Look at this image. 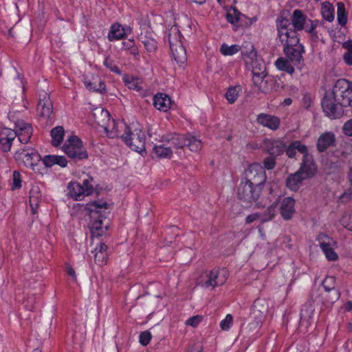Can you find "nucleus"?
<instances>
[{"instance_id": "obj_1", "label": "nucleus", "mask_w": 352, "mask_h": 352, "mask_svg": "<svg viewBox=\"0 0 352 352\" xmlns=\"http://www.w3.org/2000/svg\"><path fill=\"white\" fill-rule=\"evenodd\" d=\"M107 208V202L102 200L87 204L86 209L89 211L90 217L89 228L94 236H102L109 226V221L102 213Z\"/></svg>"}, {"instance_id": "obj_2", "label": "nucleus", "mask_w": 352, "mask_h": 352, "mask_svg": "<svg viewBox=\"0 0 352 352\" xmlns=\"http://www.w3.org/2000/svg\"><path fill=\"white\" fill-rule=\"evenodd\" d=\"M262 188L255 186L245 180H242L238 188V197L240 199L247 202H255L256 206L260 208L265 207L270 201L271 197L264 199L259 200Z\"/></svg>"}, {"instance_id": "obj_3", "label": "nucleus", "mask_w": 352, "mask_h": 352, "mask_svg": "<svg viewBox=\"0 0 352 352\" xmlns=\"http://www.w3.org/2000/svg\"><path fill=\"white\" fill-rule=\"evenodd\" d=\"M122 139L133 151L140 153L145 150V134L138 124H129L126 133L122 135Z\"/></svg>"}, {"instance_id": "obj_4", "label": "nucleus", "mask_w": 352, "mask_h": 352, "mask_svg": "<svg viewBox=\"0 0 352 352\" xmlns=\"http://www.w3.org/2000/svg\"><path fill=\"white\" fill-rule=\"evenodd\" d=\"M278 36L283 45H296L299 43L297 31L292 28L289 19L279 16L276 21Z\"/></svg>"}, {"instance_id": "obj_5", "label": "nucleus", "mask_w": 352, "mask_h": 352, "mask_svg": "<svg viewBox=\"0 0 352 352\" xmlns=\"http://www.w3.org/2000/svg\"><path fill=\"white\" fill-rule=\"evenodd\" d=\"M94 179L89 175L83 179L82 182H70L67 185V195L76 201H81L85 196L94 192Z\"/></svg>"}, {"instance_id": "obj_6", "label": "nucleus", "mask_w": 352, "mask_h": 352, "mask_svg": "<svg viewBox=\"0 0 352 352\" xmlns=\"http://www.w3.org/2000/svg\"><path fill=\"white\" fill-rule=\"evenodd\" d=\"M65 153L71 159L82 160L88 157V153L82 142L77 136H71L62 147Z\"/></svg>"}, {"instance_id": "obj_7", "label": "nucleus", "mask_w": 352, "mask_h": 352, "mask_svg": "<svg viewBox=\"0 0 352 352\" xmlns=\"http://www.w3.org/2000/svg\"><path fill=\"white\" fill-rule=\"evenodd\" d=\"M228 277V272L226 269L214 268L204 272L201 284L205 287L214 289L217 286L223 285Z\"/></svg>"}, {"instance_id": "obj_8", "label": "nucleus", "mask_w": 352, "mask_h": 352, "mask_svg": "<svg viewBox=\"0 0 352 352\" xmlns=\"http://www.w3.org/2000/svg\"><path fill=\"white\" fill-rule=\"evenodd\" d=\"M14 158L19 164H23L32 170H38L37 166L41 161V157L35 149L28 148L19 150L15 153Z\"/></svg>"}, {"instance_id": "obj_9", "label": "nucleus", "mask_w": 352, "mask_h": 352, "mask_svg": "<svg viewBox=\"0 0 352 352\" xmlns=\"http://www.w3.org/2000/svg\"><path fill=\"white\" fill-rule=\"evenodd\" d=\"M321 104L323 111L331 119L339 118L343 113L342 107L344 105L333 92L331 95L324 97Z\"/></svg>"}, {"instance_id": "obj_10", "label": "nucleus", "mask_w": 352, "mask_h": 352, "mask_svg": "<svg viewBox=\"0 0 352 352\" xmlns=\"http://www.w3.org/2000/svg\"><path fill=\"white\" fill-rule=\"evenodd\" d=\"M170 49L175 60L178 64H183L187 60L186 50L180 40V34L176 31L168 36Z\"/></svg>"}, {"instance_id": "obj_11", "label": "nucleus", "mask_w": 352, "mask_h": 352, "mask_svg": "<svg viewBox=\"0 0 352 352\" xmlns=\"http://www.w3.org/2000/svg\"><path fill=\"white\" fill-rule=\"evenodd\" d=\"M245 181L263 188V185L266 180V174L264 168L259 164H251L245 170Z\"/></svg>"}, {"instance_id": "obj_12", "label": "nucleus", "mask_w": 352, "mask_h": 352, "mask_svg": "<svg viewBox=\"0 0 352 352\" xmlns=\"http://www.w3.org/2000/svg\"><path fill=\"white\" fill-rule=\"evenodd\" d=\"M344 106L352 107V83L345 80H338L333 89Z\"/></svg>"}, {"instance_id": "obj_13", "label": "nucleus", "mask_w": 352, "mask_h": 352, "mask_svg": "<svg viewBox=\"0 0 352 352\" xmlns=\"http://www.w3.org/2000/svg\"><path fill=\"white\" fill-rule=\"evenodd\" d=\"M37 112L41 118L48 120L53 113V104L50 95L45 91L38 94Z\"/></svg>"}, {"instance_id": "obj_14", "label": "nucleus", "mask_w": 352, "mask_h": 352, "mask_svg": "<svg viewBox=\"0 0 352 352\" xmlns=\"http://www.w3.org/2000/svg\"><path fill=\"white\" fill-rule=\"evenodd\" d=\"M320 248L329 261H336L338 258L337 253L333 246L336 244L333 239L324 233H320L316 238Z\"/></svg>"}, {"instance_id": "obj_15", "label": "nucleus", "mask_w": 352, "mask_h": 352, "mask_svg": "<svg viewBox=\"0 0 352 352\" xmlns=\"http://www.w3.org/2000/svg\"><path fill=\"white\" fill-rule=\"evenodd\" d=\"M283 50L287 58L294 65H300L303 62L302 54L305 50L302 45H284Z\"/></svg>"}, {"instance_id": "obj_16", "label": "nucleus", "mask_w": 352, "mask_h": 352, "mask_svg": "<svg viewBox=\"0 0 352 352\" xmlns=\"http://www.w3.org/2000/svg\"><path fill=\"white\" fill-rule=\"evenodd\" d=\"M278 204L279 203V211L282 218L284 220H290L294 214L295 213V204L294 199L290 197H284L282 199H277Z\"/></svg>"}, {"instance_id": "obj_17", "label": "nucleus", "mask_w": 352, "mask_h": 352, "mask_svg": "<svg viewBox=\"0 0 352 352\" xmlns=\"http://www.w3.org/2000/svg\"><path fill=\"white\" fill-rule=\"evenodd\" d=\"M252 72L254 84L258 87L261 92L267 93L270 91V88L267 86L263 85V83H267L268 82L265 67L263 65H260L259 71H256V68L253 67Z\"/></svg>"}, {"instance_id": "obj_18", "label": "nucleus", "mask_w": 352, "mask_h": 352, "mask_svg": "<svg viewBox=\"0 0 352 352\" xmlns=\"http://www.w3.org/2000/svg\"><path fill=\"white\" fill-rule=\"evenodd\" d=\"M16 137V133L13 129L9 128L1 129L0 130V150L3 152H8Z\"/></svg>"}, {"instance_id": "obj_19", "label": "nucleus", "mask_w": 352, "mask_h": 352, "mask_svg": "<svg viewBox=\"0 0 352 352\" xmlns=\"http://www.w3.org/2000/svg\"><path fill=\"white\" fill-rule=\"evenodd\" d=\"M264 149L271 155L277 157L285 150V144L279 140L267 139L263 142Z\"/></svg>"}, {"instance_id": "obj_20", "label": "nucleus", "mask_w": 352, "mask_h": 352, "mask_svg": "<svg viewBox=\"0 0 352 352\" xmlns=\"http://www.w3.org/2000/svg\"><path fill=\"white\" fill-rule=\"evenodd\" d=\"M186 135L181 134H169L162 137V142L166 146L172 147L173 152L185 147Z\"/></svg>"}, {"instance_id": "obj_21", "label": "nucleus", "mask_w": 352, "mask_h": 352, "mask_svg": "<svg viewBox=\"0 0 352 352\" xmlns=\"http://www.w3.org/2000/svg\"><path fill=\"white\" fill-rule=\"evenodd\" d=\"M317 170V166L314 162L311 155H304L302 164L298 169V172L304 176L305 179L313 177Z\"/></svg>"}, {"instance_id": "obj_22", "label": "nucleus", "mask_w": 352, "mask_h": 352, "mask_svg": "<svg viewBox=\"0 0 352 352\" xmlns=\"http://www.w3.org/2000/svg\"><path fill=\"white\" fill-rule=\"evenodd\" d=\"M129 128V125H126V123L122 121L116 122L112 120L110 122V128L104 131L109 138H114L120 137L122 138V135L126 133V131H128Z\"/></svg>"}, {"instance_id": "obj_23", "label": "nucleus", "mask_w": 352, "mask_h": 352, "mask_svg": "<svg viewBox=\"0 0 352 352\" xmlns=\"http://www.w3.org/2000/svg\"><path fill=\"white\" fill-rule=\"evenodd\" d=\"M336 137L331 132H325L322 133L318 139L316 147L317 150L320 152H324L331 146H335Z\"/></svg>"}, {"instance_id": "obj_24", "label": "nucleus", "mask_w": 352, "mask_h": 352, "mask_svg": "<svg viewBox=\"0 0 352 352\" xmlns=\"http://www.w3.org/2000/svg\"><path fill=\"white\" fill-rule=\"evenodd\" d=\"M257 122L261 125L272 130H276L280 124L279 118L267 113H260L257 116Z\"/></svg>"}, {"instance_id": "obj_25", "label": "nucleus", "mask_w": 352, "mask_h": 352, "mask_svg": "<svg viewBox=\"0 0 352 352\" xmlns=\"http://www.w3.org/2000/svg\"><path fill=\"white\" fill-rule=\"evenodd\" d=\"M322 285L327 292L331 293L329 296L331 302L333 303L339 299L340 294L339 290L336 289V279L333 276H327L323 280Z\"/></svg>"}, {"instance_id": "obj_26", "label": "nucleus", "mask_w": 352, "mask_h": 352, "mask_svg": "<svg viewBox=\"0 0 352 352\" xmlns=\"http://www.w3.org/2000/svg\"><path fill=\"white\" fill-rule=\"evenodd\" d=\"M94 121L104 129L107 130L110 128V122L112 120L110 118L109 112L103 109H96L94 112Z\"/></svg>"}, {"instance_id": "obj_27", "label": "nucleus", "mask_w": 352, "mask_h": 352, "mask_svg": "<svg viewBox=\"0 0 352 352\" xmlns=\"http://www.w3.org/2000/svg\"><path fill=\"white\" fill-rule=\"evenodd\" d=\"M107 250V245L100 242L96 245L94 250L92 251V253L94 254L95 263L97 265L102 266L107 264L108 258Z\"/></svg>"}, {"instance_id": "obj_28", "label": "nucleus", "mask_w": 352, "mask_h": 352, "mask_svg": "<svg viewBox=\"0 0 352 352\" xmlns=\"http://www.w3.org/2000/svg\"><path fill=\"white\" fill-rule=\"evenodd\" d=\"M171 100L170 97L164 94L159 93L153 98V105L155 107L162 111H167L171 106Z\"/></svg>"}, {"instance_id": "obj_29", "label": "nucleus", "mask_w": 352, "mask_h": 352, "mask_svg": "<svg viewBox=\"0 0 352 352\" xmlns=\"http://www.w3.org/2000/svg\"><path fill=\"white\" fill-rule=\"evenodd\" d=\"M307 20V16L301 10H295L292 13L290 21L293 28L296 31H300L304 29Z\"/></svg>"}, {"instance_id": "obj_30", "label": "nucleus", "mask_w": 352, "mask_h": 352, "mask_svg": "<svg viewBox=\"0 0 352 352\" xmlns=\"http://www.w3.org/2000/svg\"><path fill=\"white\" fill-rule=\"evenodd\" d=\"M41 160L43 164L47 168H50L55 164L59 165L62 168H65L67 165V160L64 156L47 155Z\"/></svg>"}, {"instance_id": "obj_31", "label": "nucleus", "mask_w": 352, "mask_h": 352, "mask_svg": "<svg viewBox=\"0 0 352 352\" xmlns=\"http://www.w3.org/2000/svg\"><path fill=\"white\" fill-rule=\"evenodd\" d=\"M152 155L153 157L170 159L173 155L172 147L166 146L164 142L162 145H155L153 148Z\"/></svg>"}, {"instance_id": "obj_32", "label": "nucleus", "mask_w": 352, "mask_h": 352, "mask_svg": "<svg viewBox=\"0 0 352 352\" xmlns=\"http://www.w3.org/2000/svg\"><path fill=\"white\" fill-rule=\"evenodd\" d=\"M41 199L40 188L38 186H34L30 191V205L33 214H36V209L39 206Z\"/></svg>"}, {"instance_id": "obj_33", "label": "nucleus", "mask_w": 352, "mask_h": 352, "mask_svg": "<svg viewBox=\"0 0 352 352\" xmlns=\"http://www.w3.org/2000/svg\"><path fill=\"white\" fill-rule=\"evenodd\" d=\"M305 179L300 172L296 171L294 174L291 175L287 179V186L292 190L296 191L301 186L302 182Z\"/></svg>"}, {"instance_id": "obj_34", "label": "nucleus", "mask_w": 352, "mask_h": 352, "mask_svg": "<svg viewBox=\"0 0 352 352\" xmlns=\"http://www.w3.org/2000/svg\"><path fill=\"white\" fill-rule=\"evenodd\" d=\"M314 301H307L301 309L300 319L309 322L314 316Z\"/></svg>"}, {"instance_id": "obj_35", "label": "nucleus", "mask_w": 352, "mask_h": 352, "mask_svg": "<svg viewBox=\"0 0 352 352\" xmlns=\"http://www.w3.org/2000/svg\"><path fill=\"white\" fill-rule=\"evenodd\" d=\"M319 25L320 21L318 20L308 19L304 27L305 32L310 34L311 39L314 41L319 38L318 32L316 31V28Z\"/></svg>"}, {"instance_id": "obj_36", "label": "nucleus", "mask_w": 352, "mask_h": 352, "mask_svg": "<svg viewBox=\"0 0 352 352\" xmlns=\"http://www.w3.org/2000/svg\"><path fill=\"white\" fill-rule=\"evenodd\" d=\"M125 34L124 29L120 24H113L108 34V38L110 41L121 39Z\"/></svg>"}, {"instance_id": "obj_37", "label": "nucleus", "mask_w": 352, "mask_h": 352, "mask_svg": "<svg viewBox=\"0 0 352 352\" xmlns=\"http://www.w3.org/2000/svg\"><path fill=\"white\" fill-rule=\"evenodd\" d=\"M65 131L63 126H58L51 131L52 144L54 146H58L63 141Z\"/></svg>"}, {"instance_id": "obj_38", "label": "nucleus", "mask_w": 352, "mask_h": 352, "mask_svg": "<svg viewBox=\"0 0 352 352\" xmlns=\"http://www.w3.org/2000/svg\"><path fill=\"white\" fill-rule=\"evenodd\" d=\"M275 65L278 69L288 74H292L294 72V68L288 58L285 59L283 57L278 58L275 62Z\"/></svg>"}, {"instance_id": "obj_39", "label": "nucleus", "mask_w": 352, "mask_h": 352, "mask_svg": "<svg viewBox=\"0 0 352 352\" xmlns=\"http://www.w3.org/2000/svg\"><path fill=\"white\" fill-rule=\"evenodd\" d=\"M277 206L278 200H276L263 213H261V222H267L273 219L276 214Z\"/></svg>"}, {"instance_id": "obj_40", "label": "nucleus", "mask_w": 352, "mask_h": 352, "mask_svg": "<svg viewBox=\"0 0 352 352\" xmlns=\"http://www.w3.org/2000/svg\"><path fill=\"white\" fill-rule=\"evenodd\" d=\"M241 91L240 86L230 87L226 93V98L230 104H233L238 98Z\"/></svg>"}, {"instance_id": "obj_41", "label": "nucleus", "mask_w": 352, "mask_h": 352, "mask_svg": "<svg viewBox=\"0 0 352 352\" xmlns=\"http://www.w3.org/2000/svg\"><path fill=\"white\" fill-rule=\"evenodd\" d=\"M14 132L20 142L27 144L32 135V127L23 129V131H14Z\"/></svg>"}, {"instance_id": "obj_42", "label": "nucleus", "mask_w": 352, "mask_h": 352, "mask_svg": "<svg viewBox=\"0 0 352 352\" xmlns=\"http://www.w3.org/2000/svg\"><path fill=\"white\" fill-rule=\"evenodd\" d=\"M201 142L195 137L186 136L185 146L189 148L191 151L197 152L201 148Z\"/></svg>"}, {"instance_id": "obj_43", "label": "nucleus", "mask_w": 352, "mask_h": 352, "mask_svg": "<svg viewBox=\"0 0 352 352\" xmlns=\"http://www.w3.org/2000/svg\"><path fill=\"white\" fill-rule=\"evenodd\" d=\"M241 50V47L239 45H232L230 46L226 43L221 45L220 52L224 56H232Z\"/></svg>"}, {"instance_id": "obj_44", "label": "nucleus", "mask_w": 352, "mask_h": 352, "mask_svg": "<svg viewBox=\"0 0 352 352\" xmlns=\"http://www.w3.org/2000/svg\"><path fill=\"white\" fill-rule=\"evenodd\" d=\"M123 81L130 89H133L136 91H140L142 89L138 82L136 80H135L133 78V76L126 75L123 77Z\"/></svg>"}, {"instance_id": "obj_45", "label": "nucleus", "mask_w": 352, "mask_h": 352, "mask_svg": "<svg viewBox=\"0 0 352 352\" xmlns=\"http://www.w3.org/2000/svg\"><path fill=\"white\" fill-rule=\"evenodd\" d=\"M241 16H243V14L241 12L236 9H233L232 11H229L227 13L226 19L229 23L235 24L241 20Z\"/></svg>"}, {"instance_id": "obj_46", "label": "nucleus", "mask_w": 352, "mask_h": 352, "mask_svg": "<svg viewBox=\"0 0 352 352\" xmlns=\"http://www.w3.org/2000/svg\"><path fill=\"white\" fill-rule=\"evenodd\" d=\"M321 12L323 18L327 21L331 22L334 19V11L332 8L324 6L322 8Z\"/></svg>"}, {"instance_id": "obj_47", "label": "nucleus", "mask_w": 352, "mask_h": 352, "mask_svg": "<svg viewBox=\"0 0 352 352\" xmlns=\"http://www.w3.org/2000/svg\"><path fill=\"white\" fill-rule=\"evenodd\" d=\"M340 222L344 228L352 231V211L345 213Z\"/></svg>"}, {"instance_id": "obj_48", "label": "nucleus", "mask_w": 352, "mask_h": 352, "mask_svg": "<svg viewBox=\"0 0 352 352\" xmlns=\"http://www.w3.org/2000/svg\"><path fill=\"white\" fill-rule=\"evenodd\" d=\"M276 157L275 156L270 155L269 156L266 157L263 160V166L264 168L267 170H272L273 169L276 164Z\"/></svg>"}, {"instance_id": "obj_49", "label": "nucleus", "mask_w": 352, "mask_h": 352, "mask_svg": "<svg viewBox=\"0 0 352 352\" xmlns=\"http://www.w3.org/2000/svg\"><path fill=\"white\" fill-rule=\"evenodd\" d=\"M104 65L107 68L110 69L111 72L118 74H121V70L120 69V68L116 65H115L113 61L109 57H107L104 59Z\"/></svg>"}, {"instance_id": "obj_50", "label": "nucleus", "mask_w": 352, "mask_h": 352, "mask_svg": "<svg viewBox=\"0 0 352 352\" xmlns=\"http://www.w3.org/2000/svg\"><path fill=\"white\" fill-rule=\"evenodd\" d=\"M12 189H19L21 187V176L19 171L14 170L12 175Z\"/></svg>"}, {"instance_id": "obj_51", "label": "nucleus", "mask_w": 352, "mask_h": 352, "mask_svg": "<svg viewBox=\"0 0 352 352\" xmlns=\"http://www.w3.org/2000/svg\"><path fill=\"white\" fill-rule=\"evenodd\" d=\"M151 333L148 331H143L139 337L140 343L142 346H147L151 340Z\"/></svg>"}, {"instance_id": "obj_52", "label": "nucleus", "mask_w": 352, "mask_h": 352, "mask_svg": "<svg viewBox=\"0 0 352 352\" xmlns=\"http://www.w3.org/2000/svg\"><path fill=\"white\" fill-rule=\"evenodd\" d=\"M233 318L232 315L228 314L220 322V327L223 330H228L232 324Z\"/></svg>"}, {"instance_id": "obj_53", "label": "nucleus", "mask_w": 352, "mask_h": 352, "mask_svg": "<svg viewBox=\"0 0 352 352\" xmlns=\"http://www.w3.org/2000/svg\"><path fill=\"white\" fill-rule=\"evenodd\" d=\"M202 319V316L197 315L190 318L186 321V324L192 327H195L201 322Z\"/></svg>"}, {"instance_id": "obj_54", "label": "nucleus", "mask_w": 352, "mask_h": 352, "mask_svg": "<svg viewBox=\"0 0 352 352\" xmlns=\"http://www.w3.org/2000/svg\"><path fill=\"white\" fill-rule=\"evenodd\" d=\"M294 146H295L296 151H298L299 153L303 154V156L304 155H310L307 153V151H308L307 147L305 145L302 144L300 141H294Z\"/></svg>"}, {"instance_id": "obj_55", "label": "nucleus", "mask_w": 352, "mask_h": 352, "mask_svg": "<svg viewBox=\"0 0 352 352\" xmlns=\"http://www.w3.org/2000/svg\"><path fill=\"white\" fill-rule=\"evenodd\" d=\"M14 127L15 129H14V131H23V129L32 127V126L30 124L27 123L22 120H17L14 121Z\"/></svg>"}, {"instance_id": "obj_56", "label": "nucleus", "mask_w": 352, "mask_h": 352, "mask_svg": "<svg viewBox=\"0 0 352 352\" xmlns=\"http://www.w3.org/2000/svg\"><path fill=\"white\" fill-rule=\"evenodd\" d=\"M25 307L26 309L30 311H34L35 309V298L34 296L29 297L25 301H24Z\"/></svg>"}, {"instance_id": "obj_57", "label": "nucleus", "mask_w": 352, "mask_h": 352, "mask_svg": "<svg viewBox=\"0 0 352 352\" xmlns=\"http://www.w3.org/2000/svg\"><path fill=\"white\" fill-rule=\"evenodd\" d=\"M144 44L146 50L149 52L154 51L157 47L156 42L152 39L144 41Z\"/></svg>"}, {"instance_id": "obj_58", "label": "nucleus", "mask_w": 352, "mask_h": 352, "mask_svg": "<svg viewBox=\"0 0 352 352\" xmlns=\"http://www.w3.org/2000/svg\"><path fill=\"white\" fill-rule=\"evenodd\" d=\"M343 131L345 135L352 136V120L345 122L343 126Z\"/></svg>"}, {"instance_id": "obj_59", "label": "nucleus", "mask_w": 352, "mask_h": 352, "mask_svg": "<svg viewBox=\"0 0 352 352\" xmlns=\"http://www.w3.org/2000/svg\"><path fill=\"white\" fill-rule=\"evenodd\" d=\"M285 151L289 157L292 158L295 157L296 153V148L295 146H294V142L289 144L287 148H285Z\"/></svg>"}, {"instance_id": "obj_60", "label": "nucleus", "mask_w": 352, "mask_h": 352, "mask_svg": "<svg viewBox=\"0 0 352 352\" xmlns=\"http://www.w3.org/2000/svg\"><path fill=\"white\" fill-rule=\"evenodd\" d=\"M259 219H261V214L257 212L252 213L246 217L245 222L246 223H251Z\"/></svg>"}, {"instance_id": "obj_61", "label": "nucleus", "mask_w": 352, "mask_h": 352, "mask_svg": "<svg viewBox=\"0 0 352 352\" xmlns=\"http://www.w3.org/2000/svg\"><path fill=\"white\" fill-rule=\"evenodd\" d=\"M122 50H130L131 48H133V47L135 45V42L133 39H129L126 41H124L122 42Z\"/></svg>"}, {"instance_id": "obj_62", "label": "nucleus", "mask_w": 352, "mask_h": 352, "mask_svg": "<svg viewBox=\"0 0 352 352\" xmlns=\"http://www.w3.org/2000/svg\"><path fill=\"white\" fill-rule=\"evenodd\" d=\"M344 63L348 65H352V51H346L343 55Z\"/></svg>"}, {"instance_id": "obj_63", "label": "nucleus", "mask_w": 352, "mask_h": 352, "mask_svg": "<svg viewBox=\"0 0 352 352\" xmlns=\"http://www.w3.org/2000/svg\"><path fill=\"white\" fill-rule=\"evenodd\" d=\"M302 103L303 106L307 109L311 106V98L309 95L305 94L302 98Z\"/></svg>"}, {"instance_id": "obj_64", "label": "nucleus", "mask_w": 352, "mask_h": 352, "mask_svg": "<svg viewBox=\"0 0 352 352\" xmlns=\"http://www.w3.org/2000/svg\"><path fill=\"white\" fill-rule=\"evenodd\" d=\"M347 179L349 182V188L348 191L349 192V195H352V166L350 167L349 172L347 173Z\"/></svg>"}]
</instances>
